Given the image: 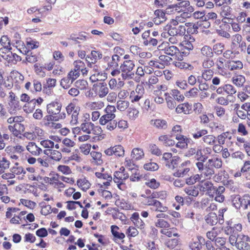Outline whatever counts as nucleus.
I'll return each instance as SVG.
<instances>
[{"instance_id":"ea45409f","label":"nucleus","mask_w":250,"mask_h":250,"mask_svg":"<svg viewBox=\"0 0 250 250\" xmlns=\"http://www.w3.org/2000/svg\"><path fill=\"white\" fill-rule=\"evenodd\" d=\"M129 103L127 101L119 100L117 103V108L120 111H125L129 106Z\"/></svg>"},{"instance_id":"7c9ffc66","label":"nucleus","mask_w":250,"mask_h":250,"mask_svg":"<svg viewBox=\"0 0 250 250\" xmlns=\"http://www.w3.org/2000/svg\"><path fill=\"white\" fill-rule=\"evenodd\" d=\"M144 155L142 149L139 148H134L131 152V157L135 160H139L142 158Z\"/></svg>"},{"instance_id":"9b49d317","label":"nucleus","mask_w":250,"mask_h":250,"mask_svg":"<svg viewBox=\"0 0 250 250\" xmlns=\"http://www.w3.org/2000/svg\"><path fill=\"white\" fill-rule=\"evenodd\" d=\"M87 65L89 67L92 68L93 71V74L90 77V79L92 81H97L99 80L98 76L100 75L101 71L100 67L95 64V63L90 62V61H88Z\"/></svg>"},{"instance_id":"f8f14e48","label":"nucleus","mask_w":250,"mask_h":250,"mask_svg":"<svg viewBox=\"0 0 250 250\" xmlns=\"http://www.w3.org/2000/svg\"><path fill=\"white\" fill-rule=\"evenodd\" d=\"M192 109V105L188 103H184L178 105L175 109L177 113H184L186 114H189Z\"/></svg>"},{"instance_id":"0e129e2a","label":"nucleus","mask_w":250,"mask_h":250,"mask_svg":"<svg viewBox=\"0 0 250 250\" xmlns=\"http://www.w3.org/2000/svg\"><path fill=\"white\" fill-rule=\"evenodd\" d=\"M235 53H234L230 50H227L223 53V57L228 59V61L233 60L235 59Z\"/></svg>"},{"instance_id":"e2e57ef3","label":"nucleus","mask_w":250,"mask_h":250,"mask_svg":"<svg viewBox=\"0 0 250 250\" xmlns=\"http://www.w3.org/2000/svg\"><path fill=\"white\" fill-rule=\"evenodd\" d=\"M172 95L174 99L178 102H182L185 99L184 96L178 90H172Z\"/></svg>"},{"instance_id":"393cba45","label":"nucleus","mask_w":250,"mask_h":250,"mask_svg":"<svg viewBox=\"0 0 250 250\" xmlns=\"http://www.w3.org/2000/svg\"><path fill=\"white\" fill-rule=\"evenodd\" d=\"M120 60V57L118 55H114L112 56L111 62H109L108 68L116 69L118 67V62Z\"/></svg>"},{"instance_id":"412c9836","label":"nucleus","mask_w":250,"mask_h":250,"mask_svg":"<svg viewBox=\"0 0 250 250\" xmlns=\"http://www.w3.org/2000/svg\"><path fill=\"white\" fill-rule=\"evenodd\" d=\"M94 124L91 122H85L81 124V129L84 133L89 134L92 133Z\"/></svg>"},{"instance_id":"20e7f679","label":"nucleus","mask_w":250,"mask_h":250,"mask_svg":"<svg viewBox=\"0 0 250 250\" xmlns=\"http://www.w3.org/2000/svg\"><path fill=\"white\" fill-rule=\"evenodd\" d=\"M165 31L168 32L169 36H175L177 35H183L185 33L186 28L184 25L176 26L175 24H167L164 28Z\"/></svg>"},{"instance_id":"2f4dec72","label":"nucleus","mask_w":250,"mask_h":250,"mask_svg":"<svg viewBox=\"0 0 250 250\" xmlns=\"http://www.w3.org/2000/svg\"><path fill=\"white\" fill-rule=\"evenodd\" d=\"M182 9H179L176 3L168 5L165 10L167 14H174L176 13H179Z\"/></svg>"},{"instance_id":"680f3d73","label":"nucleus","mask_w":250,"mask_h":250,"mask_svg":"<svg viewBox=\"0 0 250 250\" xmlns=\"http://www.w3.org/2000/svg\"><path fill=\"white\" fill-rule=\"evenodd\" d=\"M202 78L205 80V81H208L210 80L213 76V71L210 69H207L205 70L202 73Z\"/></svg>"},{"instance_id":"6ab92c4d","label":"nucleus","mask_w":250,"mask_h":250,"mask_svg":"<svg viewBox=\"0 0 250 250\" xmlns=\"http://www.w3.org/2000/svg\"><path fill=\"white\" fill-rule=\"evenodd\" d=\"M201 55L205 58H212L213 56V52L211 47L204 45L201 48Z\"/></svg>"},{"instance_id":"423d86ee","label":"nucleus","mask_w":250,"mask_h":250,"mask_svg":"<svg viewBox=\"0 0 250 250\" xmlns=\"http://www.w3.org/2000/svg\"><path fill=\"white\" fill-rule=\"evenodd\" d=\"M158 48L159 50L164 51L165 54L171 56L176 55L179 52V49L176 46L170 45L168 42H163Z\"/></svg>"},{"instance_id":"4be33fe9","label":"nucleus","mask_w":250,"mask_h":250,"mask_svg":"<svg viewBox=\"0 0 250 250\" xmlns=\"http://www.w3.org/2000/svg\"><path fill=\"white\" fill-rule=\"evenodd\" d=\"M9 104L10 106L9 109V112L10 114L15 113L17 110H20L21 108V105H20V102L18 100L10 101Z\"/></svg>"},{"instance_id":"69168bd1","label":"nucleus","mask_w":250,"mask_h":250,"mask_svg":"<svg viewBox=\"0 0 250 250\" xmlns=\"http://www.w3.org/2000/svg\"><path fill=\"white\" fill-rule=\"evenodd\" d=\"M217 233L215 231V228H213L211 230L208 231L206 233L207 238L210 240L209 241H214L217 237Z\"/></svg>"},{"instance_id":"473e14b6","label":"nucleus","mask_w":250,"mask_h":250,"mask_svg":"<svg viewBox=\"0 0 250 250\" xmlns=\"http://www.w3.org/2000/svg\"><path fill=\"white\" fill-rule=\"evenodd\" d=\"M225 49V45L222 43H217L213 46L212 51L217 55H220L222 54Z\"/></svg>"},{"instance_id":"37998d69","label":"nucleus","mask_w":250,"mask_h":250,"mask_svg":"<svg viewBox=\"0 0 250 250\" xmlns=\"http://www.w3.org/2000/svg\"><path fill=\"white\" fill-rule=\"evenodd\" d=\"M113 147L114 150V155L119 157L123 156L124 155L125 150L122 146L118 145Z\"/></svg>"},{"instance_id":"6e6552de","label":"nucleus","mask_w":250,"mask_h":250,"mask_svg":"<svg viewBox=\"0 0 250 250\" xmlns=\"http://www.w3.org/2000/svg\"><path fill=\"white\" fill-rule=\"evenodd\" d=\"M225 67L230 71H239L243 68V63L240 60L236 59L231 61H227L225 62Z\"/></svg>"},{"instance_id":"7ed1b4c3","label":"nucleus","mask_w":250,"mask_h":250,"mask_svg":"<svg viewBox=\"0 0 250 250\" xmlns=\"http://www.w3.org/2000/svg\"><path fill=\"white\" fill-rule=\"evenodd\" d=\"M116 109L113 105H108L104 109L105 114L102 116L99 120L100 124L102 125H105L108 122L113 120L115 118V112Z\"/></svg>"},{"instance_id":"2eb2a0df","label":"nucleus","mask_w":250,"mask_h":250,"mask_svg":"<svg viewBox=\"0 0 250 250\" xmlns=\"http://www.w3.org/2000/svg\"><path fill=\"white\" fill-rule=\"evenodd\" d=\"M26 148L33 155H39L42 152V148L37 146L34 142L29 143Z\"/></svg>"},{"instance_id":"a211bd4d","label":"nucleus","mask_w":250,"mask_h":250,"mask_svg":"<svg viewBox=\"0 0 250 250\" xmlns=\"http://www.w3.org/2000/svg\"><path fill=\"white\" fill-rule=\"evenodd\" d=\"M205 220L207 224L213 226L218 222V218L215 213L210 212L206 216Z\"/></svg>"},{"instance_id":"09e8293b","label":"nucleus","mask_w":250,"mask_h":250,"mask_svg":"<svg viewBox=\"0 0 250 250\" xmlns=\"http://www.w3.org/2000/svg\"><path fill=\"white\" fill-rule=\"evenodd\" d=\"M144 167L145 169L150 171H156L159 168L158 165L154 162H150L146 164L144 166Z\"/></svg>"},{"instance_id":"1a4fd4ad","label":"nucleus","mask_w":250,"mask_h":250,"mask_svg":"<svg viewBox=\"0 0 250 250\" xmlns=\"http://www.w3.org/2000/svg\"><path fill=\"white\" fill-rule=\"evenodd\" d=\"M199 190L203 192H207L209 195H212V192L214 190V187L212 182L209 181H202L197 185Z\"/></svg>"},{"instance_id":"f704fd0d","label":"nucleus","mask_w":250,"mask_h":250,"mask_svg":"<svg viewBox=\"0 0 250 250\" xmlns=\"http://www.w3.org/2000/svg\"><path fill=\"white\" fill-rule=\"evenodd\" d=\"M78 186L83 190H86L90 188V183L85 179H79L77 181Z\"/></svg>"},{"instance_id":"774afa93","label":"nucleus","mask_w":250,"mask_h":250,"mask_svg":"<svg viewBox=\"0 0 250 250\" xmlns=\"http://www.w3.org/2000/svg\"><path fill=\"white\" fill-rule=\"evenodd\" d=\"M149 149L151 153L154 155L159 156L162 154L161 150L154 144L150 145Z\"/></svg>"},{"instance_id":"a19ab883","label":"nucleus","mask_w":250,"mask_h":250,"mask_svg":"<svg viewBox=\"0 0 250 250\" xmlns=\"http://www.w3.org/2000/svg\"><path fill=\"white\" fill-rule=\"evenodd\" d=\"M203 140L205 143L209 145H213L216 142L215 137L212 135H205Z\"/></svg>"},{"instance_id":"13d9d810","label":"nucleus","mask_w":250,"mask_h":250,"mask_svg":"<svg viewBox=\"0 0 250 250\" xmlns=\"http://www.w3.org/2000/svg\"><path fill=\"white\" fill-rule=\"evenodd\" d=\"M26 55V60L31 63H33L37 61V57L35 55H32V53L31 52H30L29 51H27L26 52V50L24 51Z\"/></svg>"},{"instance_id":"a18cd8bd","label":"nucleus","mask_w":250,"mask_h":250,"mask_svg":"<svg viewBox=\"0 0 250 250\" xmlns=\"http://www.w3.org/2000/svg\"><path fill=\"white\" fill-rule=\"evenodd\" d=\"M91 155L93 159L95 161L97 165H101L103 163L102 160V154L99 152L93 151L91 152Z\"/></svg>"},{"instance_id":"de8ad7c7","label":"nucleus","mask_w":250,"mask_h":250,"mask_svg":"<svg viewBox=\"0 0 250 250\" xmlns=\"http://www.w3.org/2000/svg\"><path fill=\"white\" fill-rule=\"evenodd\" d=\"M178 243V240L177 239H169L166 241L165 245L170 249H174Z\"/></svg>"},{"instance_id":"cd10ccee","label":"nucleus","mask_w":250,"mask_h":250,"mask_svg":"<svg viewBox=\"0 0 250 250\" xmlns=\"http://www.w3.org/2000/svg\"><path fill=\"white\" fill-rule=\"evenodd\" d=\"M232 138L231 134L229 132H223L217 136V139L218 144L224 145L226 139L231 140Z\"/></svg>"},{"instance_id":"4c0bfd02","label":"nucleus","mask_w":250,"mask_h":250,"mask_svg":"<svg viewBox=\"0 0 250 250\" xmlns=\"http://www.w3.org/2000/svg\"><path fill=\"white\" fill-rule=\"evenodd\" d=\"M73 82V81L67 75L66 77L61 80L60 84L64 89H67L70 86Z\"/></svg>"},{"instance_id":"052dcab7","label":"nucleus","mask_w":250,"mask_h":250,"mask_svg":"<svg viewBox=\"0 0 250 250\" xmlns=\"http://www.w3.org/2000/svg\"><path fill=\"white\" fill-rule=\"evenodd\" d=\"M114 176H117V177L120 178L123 181L128 178L129 175L125 172V168H124L122 171H116L114 173Z\"/></svg>"},{"instance_id":"c85d7f7f","label":"nucleus","mask_w":250,"mask_h":250,"mask_svg":"<svg viewBox=\"0 0 250 250\" xmlns=\"http://www.w3.org/2000/svg\"><path fill=\"white\" fill-rule=\"evenodd\" d=\"M185 192L188 195L196 197L199 194L198 188L195 186L188 187L184 189Z\"/></svg>"},{"instance_id":"e433bc0d","label":"nucleus","mask_w":250,"mask_h":250,"mask_svg":"<svg viewBox=\"0 0 250 250\" xmlns=\"http://www.w3.org/2000/svg\"><path fill=\"white\" fill-rule=\"evenodd\" d=\"M246 81L244 76L242 75H238L233 78V83L238 87H241Z\"/></svg>"},{"instance_id":"4d7b16f0","label":"nucleus","mask_w":250,"mask_h":250,"mask_svg":"<svg viewBox=\"0 0 250 250\" xmlns=\"http://www.w3.org/2000/svg\"><path fill=\"white\" fill-rule=\"evenodd\" d=\"M104 105V102L99 101L97 102L91 103L89 105V107L91 109H99L102 108Z\"/></svg>"},{"instance_id":"c9c22d12","label":"nucleus","mask_w":250,"mask_h":250,"mask_svg":"<svg viewBox=\"0 0 250 250\" xmlns=\"http://www.w3.org/2000/svg\"><path fill=\"white\" fill-rule=\"evenodd\" d=\"M201 177H203L201 176V173L200 174H197L193 175L186 179V183L188 185H193L196 182L199 181L201 179Z\"/></svg>"},{"instance_id":"338daca9","label":"nucleus","mask_w":250,"mask_h":250,"mask_svg":"<svg viewBox=\"0 0 250 250\" xmlns=\"http://www.w3.org/2000/svg\"><path fill=\"white\" fill-rule=\"evenodd\" d=\"M146 185L151 188L156 189L159 187L160 183L155 179H151L149 181L146 182Z\"/></svg>"},{"instance_id":"3c124183","label":"nucleus","mask_w":250,"mask_h":250,"mask_svg":"<svg viewBox=\"0 0 250 250\" xmlns=\"http://www.w3.org/2000/svg\"><path fill=\"white\" fill-rule=\"evenodd\" d=\"M129 118L131 120H135L138 116L139 113V111L135 108H129L127 110Z\"/></svg>"},{"instance_id":"72a5a7b5","label":"nucleus","mask_w":250,"mask_h":250,"mask_svg":"<svg viewBox=\"0 0 250 250\" xmlns=\"http://www.w3.org/2000/svg\"><path fill=\"white\" fill-rule=\"evenodd\" d=\"M188 246L191 250H200L202 248L201 245L196 239H192L188 244Z\"/></svg>"},{"instance_id":"a878e982","label":"nucleus","mask_w":250,"mask_h":250,"mask_svg":"<svg viewBox=\"0 0 250 250\" xmlns=\"http://www.w3.org/2000/svg\"><path fill=\"white\" fill-rule=\"evenodd\" d=\"M150 124L158 128L165 129L167 127V122L164 120H151Z\"/></svg>"},{"instance_id":"bb28decb","label":"nucleus","mask_w":250,"mask_h":250,"mask_svg":"<svg viewBox=\"0 0 250 250\" xmlns=\"http://www.w3.org/2000/svg\"><path fill=\"white\" fill-rule=\"evenodd\" d=\"M180 158L178 156H174L169 161H167L166 163V166L170 169H174L177 167Z\"/></svg>"},{"instance_id":"8fccbe9b","label":"nucleus","mask_w":250,"mask_h":250,"mask_svg":"<svg viewBox=\"0 0 250 250\" xmlns=\"http://www.w3.org/2000/svg\"><path fill=\"white\" fill-rule=\"evenodd\" d=\"M80 110L76 109L72 113L70 124L71 125H76L78 123V115Z\"/></svg>"},{"instance_id":"dca6fc26","label":"nucleus","mask_w":250,"mask_h":250,"mask_svg":"<svg viewBox=\"0 0 250 250\" xmlns=\"http://www.w3.org/2000/svg\"><path fill=\"white\" fill-rule=\"evenodd\" d=\"M0 44L3 46L4 48L0 49V54L1 52H3V50L10 51L12 49L11 47L10 41L7 36H2L0 40Z\"/></svg>"},{"instance_id":"b1692460","label":"nucleus","mask_w":250,"mask_h":250,"mask_svg":"<svg viewBox=\"0 0 250 250\" xmlns=\"http://www.w3.org/2000/svg\"><path fill=\"white\" fill-rule=\"evenodd\" d=\"M111 232L113 235L115 240L117 239L121 240L125 237V235L122 232H119L117 231L119 229L117 226H112L111 227Z\"/></svg>"},{"instance_id":"ddd939ff","label":"nucleus","mask_w":250,"mask_h":250,"mask_svg":"<svg viewBox=\"0 0 250 250\" xmlns=\"http://www.w3.org/2000/svg\"><path fill=\"white\" fill-rule=\"evenodd\" d=\"M103 57L102 53L96 50H92L91 52L90 55H87L86 57V61H90V62L96 63L98 60L102 59Z\"/></svg>"},{"instance_id":"9d476101","label":"nucleus","mask_w":250,"mask_h":250,"mask_svg":"<svg viewBox=\"0 0 250 250\" xmlns=\"http://www.w3.org/2000/svg\"><path fill=\"white\" fill-rule=\"evenodd\" d=\"M62 104L59 102H53L47 105V112L49 114L57 115L61 111Z\"/></svg>"},{"instance_id":"4468645a","label":"nucleus","mask_w":250,"mask_h":250,"mask_svg":"<svg viewBox=\"0 0 250 250\" xmlns=\"http://www.w3.org/2000/svg\"><path fill=\"white\" fill-rule=\"evenodd\" d=\"M131 220L134 223L136 227L140 229H143L145 226V223L140 218L138 212L133 213L130 218Z\"/></svg>"},{"instance_id":"c03bdc74","label":"nucleus","mask_w":250,"mask_h":250,"mask_svg":"<svg viewBox=\"0 0 250 250\" xmlns=\"http://www.w3.org/2000/svg\"><path fill=\"white\" fill-rule=\"evenodd\" d=\"M50 154V158L56 161H60L62 158V155L60 152L55 150H52Z\"/></svg>"},{"instance_id":"5fc2aeb1","label":"nucleus","mask_w":250,"mask_h":250,"mask_svg":"<svg viewBox=\"0 0 250 250\" xmlns=\"http://www.w3.org/2000/svg\"><path fill=\"white\" fill-rule=\"evenodd\" d=\"M167 107L169 109L172 110L175 108L176 103L174 99L169 96L166 98Z\"/></svg>"},{"instance_id":"79ce46f5","label":"nucleus","mask_w":250,"mask_h":250,"mask_svg":"<svg viewBox=\"0 0 250 250\" xmlns=\"http://www.w3.org/2000/svg\"><path fill=\"white\" fill-rule=\"evenodd\" d=\"M189 171V168L185 167L184 168H181L179 167L177 171L174 173V176L178 177H183L186 175Z\"/></svg>"},{"instance_id":"58836bf2","label":"nucleus","mask_w":250,"mask_h":250,"mask_svg":"<svg viewBox=\"0 0 250 250\" xmlns=\"http://www.w3.org/2000/svg\"><path fill=\"white\" fill-rule=\"evenodd\" d=\"M153 206H154L156 208L155 211H157L161 212H166L168 209V208L167 207L164 206L160 201L157 200L154 201Z\"/></svg>"},{"instance_id":"5701e85b","label":"nucleus","mask_w":250,"mask_h":250,"mask_svg":"<svg viewBox=\"0 0 250 250\" xmlns=\"http://www.w3.org/2000/svg\"><path fill=\"white\" fill-rule=\"evenodd\" d=\"M36 104L34 99H32L26 103L23 106V109L26 113H30L33 111L35 108Z\"/></svg>"},{"instance_id":"49530a36","label":"nucleus","mask_w":250,"mask_h":250,"mask_svg":"<svg viewBox=\"0 0 250 250\" xmlns=\"http://www.w3.org/2000/svg\"><path fill=\"white\" fill-rule=\"evenodd\" d=\"M59 180V175L57 174H53L52 176L50 175V177H45L44 178V181L45 183H48L50 185L53 186L54 182L58 181Z\"/></svg>"},{"instance_id":"f03ea898","label":"nucleus","mask_w":250,"mask_h":250,"mask_svg":"<svg viewBox=\"0 0 250 250\" xmlns=\"http://www.w3.org/2000/svg\"><path fill=\"white\" fill-rule=\"evenodd\" d=\"M135 66L133 61L128 60H125L120 66V69L122 71V77L123 80L132 78L134 75V73L132 72Z\"/></svg>"},{"instance_id":"39448f33","label":"nucleus","mask_w":250,"mask_h":250,"mask_svg":"<svg viewBox=\"0 0 250 250\" xmlns=\"http://www.w3.org/2000/svg\"><path fill=\"white\" fill-rule=\"evenodd\" d=\"M250 238L242 234L237 235V243L236 248L239 250H248L250 249Z\"/></svg>"},{"instance_id":"f3484780","label":"nucleus","mask_w":250,"mask_h":250,"mask_svg":"<svg viewBox=\"0 0 250 250\" xmlns=\"http://www.w3.org/2000/svg\"><path fill=\"white\" fill-rule=\"evenodd\" d=\"M10 171L12 173V174H10L11 175L10 178H12L14 177L15 174L20 175L22 173L24 176L26 174V171L22 167L20 166L18 163H15V166L11 168Z\"/></svg>"},{"instance_id":"864d4df0","label":"nucleus","mask_w":250,"mask_h":250,"mask_svg":"<svg viewBox=\"0 0 250 250\" xmlns=\"http://www.w3.org/2000/svg\"><path fill=\"white\" fill-rule=\"evenodd\" d=\"M8 56L9 57L8 61L11 62L14 64L21 60V57L16 53H12V52H10V54L8 55Z\"/></svg>"},{"instance_id":"c756f323","label":"nucleus","mask_w":250,"mask_h":250,"mask_svg":"<svg viewBox=\"0 0 250 250\" xmlns=\"http://www.w3.org/2000/svg\"><path fill=\"white\" fill-rule=\"evenodd\" d=\"M52 121H57V119L54 115L49 114L43 119V124L46 126H50Z\"/></svg>"},{"instance_id":"f257e3e1","label":"nucleus","mask_w":250,"mask_h":250,"mask_svg":"<svg viewBox=\"0 0 250 250\" xmlns=\"http://www.w3.org/2000/svg\"><path fill=\"white\" fill-rule=\"evenodd\" d=\"M222 160L218 158L209 159L204 164L203 162H197L196 167L201 173V176L207 180L210 179L215 174V168L219 169L222 167Z\"/></svg>"},{"instance_id":"0eeeda50","label":"nucleus","mask_w":250,"mask_h":250,"mask_svg":"<svg viewBox=\"0 0 250 250\" xmlns=\"http://www.w3.org/2000/svg\"><path fill=\"white\" fill-rule=\"evenodd\" d=\"M95 88V91L97 95L100 98L105 97L108 93V88L106 83L102 81H100L94 85Z\"/></svg>"},{"instance_id":"6e6d98bb","label":"nucleus","mask_w":250,"mask_h":250,"mask_svg":"<svg viewBox=\"0 0 250 250\" xmlns=\"http://www.w3.org/2000/svg\"><path fill=\"white\" fill-rule=\"evenodd\" d=\"M88 83L86 81L84 80H79L75 82L76 86L80 89L81 90H83L86 89Z\"/></svg>"},{"instance_id":"bf43d9fd","label":"nucleus","mask_w":250,"mask_h":250,"mask_svg":"<svg viewBox=\"0 0 250 250\" xmlns=\"http://www.w3.org/2000/svg\"><path fill=\"white\" fill-rule=\"evenodd\" d=\"M215 244L217 247H225L226 243V239L224 237H216L215 239Z\"/></svg>"},{"instance_id":"603ef678","label":"nucleus","mask_w":250,"mask_h":250,"mask_svg":"<svg viewBox=\"0 0 250 250\" xmlns=\"http://www.w3.org/2000/svg\"><path fill=\"white\" fill-rule=\"evenodd\" d=\"M224 85L225 92L229 95V97L236 92V89L232 85L227 84Z\"/></svg>"},{"instance_id":"aec40b11","label":"nucleus","mask_w":250,"mask_h":250,"mask_svg":"<svg viewBox=\"0 0 250 250\" xmlns=\"http://www.w3.org/2000/svg\"><path fill=\"white\" fill-rule=\"evenodd\" d=\"M232 9L228 5H223L221 8L220 15L226 19H231Z\"/></svg>"}]
</instances>
